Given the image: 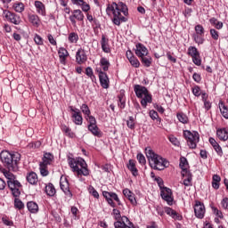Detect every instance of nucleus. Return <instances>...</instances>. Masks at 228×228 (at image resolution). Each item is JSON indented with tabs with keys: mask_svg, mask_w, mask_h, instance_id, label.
<instances>
[{
	"mask_svg": "<svg viewBox=\"0 0 228 228\" xmlns=\"http://www.w3.org/2000/svg\"><path fill=\"white\" fill-rule=\"evenodd\" d=\"M87 129L88 131H90V133H92L94 136H96L97 138H102V132L101 131L99 126H97V125L87 126Z\"/></svg>",
	"mask_w": 228,
	"mask_h": 228,
	"instance_id": "aec40b11",
	"label": "nucleus"
},
{
	"mask_svg": "<svg viewBox=\"0 0 228 228\" xmlns=\"http://www.w3.org/2000/svg\"><path fill=\"white\" fill-rule=\"evenodd\" d=\"M68 163L74 172H77V175H90V171L86 167V161L83 158H72L68 157Z\"/></svg>",
	"mask_w": 228,
	"mask_h": 228,
	"instance_id": "20e7f679",
	"label": "nucleus"
},
{
	"mask_svg": "<svg viewBox=\"0 0 228 228\" xmlns=\"http://www.w3.org/2000/svg\"><path fill=\"white\" fill-rule=\"evenodd\" d=\"M53 159H54V156L51 153H45L44 157L42 159V162H40L41 165H44L45 167H47L53 163Z\"/></svg>",
	"mask_w": 228,
	"mask_h": 228,
	"instance_id": "5701e85b",
	"label": "nucleus"
},
{
	"mask_svg": "<svg viewBox=\"0 0 228 228\" xmlns=\"http://www.w3.org/2000/svg\"><path fill=\"white\" fill-rule=\"evenodd\" d=\"M221 204L224 209H228V198L223 199V200L221 201Z\"/></svg>",
	"mask_w": 228,
	"mask_h": 228,
	"instance_id": "774afa93",
	"label": "nucleus"
},
{
	"mask_svg": "<svg viewBox=\"0 0 228 228\" xmlns=\"http://www.w3.org/2000/svg\"><path fill=\"white\" fill-rule=\"evenodd\" d=\"M12 8L14 9L15 12H17L18 13H22V12H24V4H22V2H19V3H15L12 5Z\"/></svg>",
	"mask_w": 228,
	"mask_h": 228,
	"instance_id": "79ce46f5",
	"label": "nucleus"
},
{
	"mask_svg": "<svg viewBox=\"0 0 228 228\" xmlns=\"http://www.w3.org/2000/svg\"><path fill=\"white\" fill-rule=\"evenodd\" d=\"M89 193L91 195H93V197H94V199H99V192L97 191V190H95V188H94V186H89Z\"/></svg>",
	"mask_w": 228,
	"mask_h": 228,
	"instance_id": "5fc2aeb1",
	"label": "nucleus"
},
{
	"mask_svg": "<svg viewBox=\"0 0 228 228\" xmlns=\"http://www.w3.org/2000/svg\"><path fill=\"white\" fill-rule=\"evenodd\" d=\"M68 40L69 44H77L79 40V36L76 32H71L69 34Z\"/></svg>",
	"mask_w": 228,
	"mask_h": 228,
	"instance_id": "c9c22d12",
	"label": "nucleus"
},
{
	"mask_svg": "<svg viewBox=\"0 0 228 228\" xmlns=\"http://www.w3.org/2000/svg\"><path fill=\"white\" fill-rule=\"evenodd\" d=\"M73 15L75 16V19H77V20H84L85 19V14H83V12H81V10H74Z\"/></svg>",
	"mask_w": 228,
	"mask_h": 228,
	"instance_id": "c03bdc74",
	"label": "nucleus"
},
{
	"mask_svg": "<svg viewBox=\"0 0 228 228\" xmlns=\"http://www.w3.org/2000/svg\"><path fill=\"white\" fill-rule=\"evenodd\" d=\"M209 22L216 29H222V28H224V22L218 21L216 18H211Z\"/></svg>",
	"mask_w": 228,
	"mask_h": 228,
	"instance_id": "f704fd0d",
	"label": "nucleus"
},
{
	"mask_svg": "<svg viewBox=\"0 0 228 228\" xmlns=\"http://www.w3.org/2000/svg\"><path fill=\"white\" fill-rule=\"evenodd\" d=\"M127 168L128 170H130L134 177H136L138 175V168H136V163L134 159H129Z\"/></svg>",
	"mask_w": 228,
	"mask_h": 228,
	"instance_id": "393cba45",
	"label": "nucleus"
},
{
	"mask_svg": "<svg viewBox=\"0 0 228 228\" xmlns=\"http://www.w3.org/2000/svg\"><path fill=\"white\" fill-rule=\"evenodd\" d=\"M194 213L196 218L202 220V218H204V215H206V207L204 206V203L196 201L194 205Z\"/></svg>",
	"mask_w": 228,
	"mask_h": 228,
	"instance_id": "9b49d317",
	"label": "nucleus"
},
{
	"mask_svg": "<svg viewBox=\"0 0 228 228\" xmlns=\"http://www.w3.org/2000/svg\"><path fill=\"white\" fill-rule=\"evenodd\" d=\"M194 29L196 31V35H204V27H202V25H196Z\"/></svg>",
	"mask_w": 228,
	"mask_h": 228,
	"instance_id": "4d7b16f0",
	"label": "nucleus"
},
{
	"mask_svg": "<svg viewBox=\"0 0 228 228\" xmlns=\"http://www.w3.org/2000/svg\"><path fill=\"white\" fill-rule=\"evenodd\" d=\"M123 195H125V197L130 200L133 206H136V198L134 197V193H133V191H131L129 189H125L123 190Z\"/></svg>",
	"mask_w": 228,
	"mask_h": 228,
	"instance_id": "412c9836",
	"label": "nucleus"
},
{
	"mask_svg": "<svg viewBox=\"0 0 228 228\" xmlns=\"http://www.w3.org/2000/svg\"><path fill=\"white\" fill-rule=\"evenodd\" d=\"M169 142L175 145V147H179V145H181V142H179V140L177 139V137L174 136V135H170L169 136Z\"/></svg>",
	"mask_w": 228,
	"mask_h": 228,
	"instance_id": "603ef678",
	"label": "nucleus"
},
{
	"mask_svg": "<svg viewBox=\"0 0 228 228\" xmlns=\"http://www.w3.org/2000/svg\"><path fill=\"white\" fill-rule=\"evenodd\" d=\"M110 65V61H108L106 57H102L100 60V66L102 68L103 72H108Z\"/></svg>",
	"mask_w": 228,
	"mask_h": 228,
	"instance_id": "473e14b6",
	"label": "nucleus"
},
{
	"mask_svg": "<svg viewBox=\"0 0 228 228\" xmlns=\"http://www.w3.org/2000/svg\"><path fill=\"white\" fill-rule=\"evenodd\" d=\"M96 71L99 73L101 86L103 88H110V78L108 77V74L99 68L96 69Z\"/></svg>",
	"mask_w": 228,
	"mask_h": 228,
	"instance_id": "ddd939ff",
	"label": "nucleus"
},
{
	"mask_svg": "<svg viewBox=\"0 0 228 228\" xmlns=\"http://www.w3.org/2000/svg\"><path fill=\"white\" fill-rule=\"evenodd\" d=\"M86 74L88 77H95V75H94V69H92L91 67H87L86 69Z\"/></svg>",
	"mask_w": 228,
	"mask_h": 228,
	"instance_id": "338daca9",
	"label": "nucleus"
},
{
	"mask_svg": "<svg viewBox=\"0 0 228 228\" xmlns=\"http://www.w3.org/2000/svg\"><path fill=\"white\" fill-rule=\"evenodd\" d=\"M220 181H222V178L218 175H214L212 178V187L215 190H218L220 188Z\"/></svg>",
	"mask_w": 228,
	"mask_h": 228,
	"instance_id": "72a5a7b5",
	"label": "nucleus"
},
{
	"mask_svg": "<svg viewBox=\"0 0 228 228\" xmlns=\"http://www.w3.org/2000/svg\"><path fill=\"white\" fill-rule=\"evenodd\" d=\"M4 175L7 179V185L12 191V197H20V190L19 189L22 188L20 182L15 179V175L10 171L4 172Z\"/></svg>",
	"mask_w": 228,
	"mask_h": 228,
	"instance_id": "423d86ee",
	"label": "nucleus"
},
{
	"mask_svg": "<svg viewBox=\"0 0 228 228\" xmlns=\"http://www.w3.org/2000/svg\"><path fill=\"white\" fill-rule=\"evenodd\" d=\"M27 208L29 213L37 214L38 213V204L35 201H28L27 203Z\"/></svg>",
	"mask_w": 228,
	"mask_h": 228,
	"instance_id": "c85d7f7f",
	"label": "nucleus"
},
{
	"mask_svg": "<svg viewBox=\"0 0 228 228\" xmlns=\"http://www.w3.org/2000/svg\"><path fill=\"white\" fill-rule=\"evenodd\" d=\"M45 193L48 197H54L56 195V189L53 183H50L45 186Z\"/></svg>",
	"mask_w": 228,
	"mask_h": 228,
	"instance_id": "7c9ffc66",
	"label": "nucleus"
},
{
	"mask_svg": "<svg viewBox=\"0 0 228 228\" xmlns=\"http://www.w3.org/2000/svg\"><path fill=\"white\" fill-rule=\"evenodd\" d=\"M78 6H81V9L83 10V12H89L90 10V4H86L85 0H83V3H80Z\"/></svg>",
	"mask_w": 228,
	"mask_h": 228,
	"instance_id": "680f3d73",
	"label": "nucleus"
},
{
	"mask_svg": "<svg viewBox=\"0 0 228 228\" xmlns=\"http://www.w3.org/2000/svg\"><path fill=\"white\" fill-rule=\"evenodd\" d=\"M60 186L63 193L68 196L69 199H72V192L70 191V186L67 178H63V176L61 177Z\"/></svg>",
	"mask_w": 228,
	"mask_h": 228,
	"instance_id": "4468645a",
	"label": "nucleus"
},
{
	"mask_svg": "<svg viewBox=\"0 0 228 228\" xmlns=\"http://www.w3.org/2000/svg\"><path fill=\"white\" fill-rule=\"evenodd\" d=\"M112 213L114 215L115 220H120V218H122V216L120 215V210L114 208L112 210Z\"/></svg>",
	"mask_w": 228,
	"mask_h": 228,
	"instance_id": "0e129e2a",
	"label": "nucleus"
},
{
	"mask_svg": "<svg viewBox=\"0 0 228 228\" xmlns=\"http://www.w3.org/2000/svg\"><path fill=\"white\" fill-rule=\"evenodd\" d=\"M115 228H136L134 224L129 221V218L126 216L121 217V221H117L114 223Z\"/></svg>",
	"mask_w": 228,
	"mask_h": 228,
	"instance_id": "9d476101",
	"label": "nucleus"
},
{
	"mask_svg": "<svg viewBox=\"0 0 228 228\" xmlns=\"http://www.w3.org/2000/svg\"><path fill=\"white\" fill-rule=\"evenodd\" d=\"M28 20L35 28L40 26V18L37 14H28Z\"/></svg>",
	"mask_w": 228,
	"mask_h": 228,
	"instance_id": "c756f323",
	"label": "nucleus"
},
{
	"mask_svg": "<svg viewBox=\"0 0 228 228\" xmlns=\"http://www.w3.org/2000/svg\"><path fill=\"white\" fill-rule=\"evenodd\" d=\"M164 211L168 215V216H172L174 220H181V216H179L175 210L172 209V208L166 207Z\"/></svg>",
	"mask_w": 228,
	"mask_h": 228,
	"instance_id": "b1692460",
	"label": "nucleus"
},
{
	"mask_svg": "<svg viewBox=\"0 0 228 228\" xmlns=\"http://www.w3.org/2000/svg\"><path fill=\"white\" fill-rule=\"evenodd\" d=\"M35 6L37 8V13L43 17H45V5L40 1H36Z\"/></svg>",
	"mask_w": 228,
	"mask_h": 228,
	"instance_id": "bb28decb",
	"label": "nucleus"
},
{
	"mask_svg": "<svg viewBox=\"0 0 228 228\" xmlns=\"http://www.w3.org/2000/svg\"><path fill=\"white\" fill-rule=\"evenodd\" d=\"M128 61L131 63L132 67H134V69H138L140 67V61H138V58L135 56L132 57Z\"/></svg>",
	"mask_w": 228,
	"mask_h": 228,
	"instance_id": "de8ad7c7",
	"label": "nucleus"
},
{
	"mask_svg": "<svg viewBox=\"0 0 228 228\" xmlns=\"http://www.w3.org/2000/svg\"><path fill=\"white\" fill-rule=\"evenodd\" d=\"M39 170L43 177H47V175H49V170H47V166H44V164H39Z\"/></svg>",
	"mask_w": 228,
	"mask_h": 228,
	"instance_id": "a18cd8bd",
	"label": "nucleus"
},
{
	"mask_svg": "<svg viewBox=\"0 0 228 228\" xmlns=\"http://www.w3.org/2000/svg\"><path fill=\"white\" fill-rule=\"evenodd\" d=\"M126 126L129 129H134V118L133 116H130L126 120Z\"/></svg>",
	"mask_w": 228,
	"mask_h": 228,
	"instance_id": "8fccbe9b",
	"label": "nucleus"
},
{
	"mask_svg": "<svg viewBox=\"0 0 228 228\" xmlns=\"http://www.w3.org/2000/svg\"><path fill=\"white\" fill-rule=\"evenodd\" d=\"M102 195L111 208H117V204H115L113 200L118 203V206H122V202L120 201V199H118L117 193L104 191H102Z\"/></svg>",
	"mask_w": 228,
	"mask_h": 228,
	"instance_id": "6e6552de",
	"label": "nucleus"
},
{
	"mask_svg": "<svg viewBox=\"0 0 228 228\" xmlns=\"http://www.w3.org/2000/svg\"><path fill=\"white\" fill-rule=\"evenodd\" d=\"M80 110H81L82 113L85 114V118L87 117H90V115H92V111H90V108L88 107V105L86 103H83L80 107Z\"/></svg>",
	"mask_w": 228,
	"mask_h": 228,
	"instance_id": "ea45409f",
	"label": "nucleus"
},
{
	"mask_svg": "<svg viewBox=\"0 0 228 228\" xmlns=\"http://www.w3.org/2000/svg\"><path fill=\"white\" fill-rule=\"evenodd\" d=\"M69 110L72 112L71 118L76 126H83V116L79 109L69 106Z\"/></svg>",
	"mask_w": 228,
	"mask_h": 228,
	"instance_id": "1a4fd4ad",
	"label": "nucleus"
},
{
	"mask_svg": "<svg viewBox=\"0 0 228 228\" xmlns=\"http://www.w3.org/2000/svg\"><path fill=\"white\" fill-rule=\"evenodd\" d=\"M60 61L62 65H65V61L67 60V57L69 56V51L65 49L64 47H61L58 51Z\"/></svg>",
	"mask_w": 228,
	"mask_h": 228,
	"instance_id": "4be33fe9",
	"label": "nucleus"
},
{
	"mask_svg": "<svg viewBox=\"0 0 228 228\" xmlns=\"http://www.w3.org/2000/svg\"><path fill=\"white\" fill-rule=\"evenodd\" d=\"M87 60L88 57L86 56V52H85L83 48H79L76 53L77 63H78V65H82V63H85Z\"/></svg>",
	"mask_w": 228,
	"mask_h": 228,
	"instance_id": "dca6fc26",
	"label": "nucleus"
},
{
	"mask_svg": "<svg viewBox=\"0 0 228 228\" xmlns=\"http://www.w3.org/2000/svg\"><path fill=\"white\" fill-rule=\"evenodd\" d=\"M154 181L157 182V184H158L159 188H160V190L163 189V188L165 189V187H163V186H165V183L163 182V178L158 176V177H155Z\"/></svg>",
	"mask_w": 228,
	"mask_h": 228,
	"instance_id": "052dcab7",
	"label": "nucleus"
},
{
	"mask_svg": "<svg viewBox=\"0 0 228 228\" xmlns=\"http://www.w3.org/2000/svg\"><path fill=\"white\" fill-rule=\"evenodd\" d=\"M219 110L224 118H228V107L225 106V103H224V102H219Z\"/></svg>",
	"mask_w": 228,
	"mask_h": 228,
	"instance_id": "2f4dec72",
	"label": "nucleus"
},
{
	"mask_svg": "<svg viewBox=\"0 0 228 228\" xmlns=\"http://www.w3.org/2000/svg\"><path fill=\"white\" fill-rule=\"evenodd\" d=\"M5 19L9 20V22H12V24H15V26H19L20 24V16L8 11V10H4L3 12Z\"/></svg>",
	"mask_w": 228,
	"mask_h": 228,
	"instance_id": "f8f14e48",
	"label": "nucleus"
},
{
	"mask_svg": "<svg viewBox=\"0 0 228 228\" xmlns=\"http://www.w3.org/2000/svg\"><path fill=\"white\" fill-rule=\"evenodd\" d=\"M141 61L144 65V67H151L152 65V58L151 56H142L141 57Z\"/></svg>",
	"mask_w": 228,
	"mask_h": 228,
	"instance_id": "a19ab883",
	"label": "nucleus"
},
{
	"mask_svg": "<svg viewBox=\"0 0 228 228\" xmlns=\"http://www.w3.org/2000/svg\"><path fill=\"white\" fill-rule=\"evenodd\" d=\"M212 210L218 218H224V214L222 213V211L218 210V208L212 207Z\"/></svg>",
	"mask_w": 228,
	"mask_h": 228,
	"instance_id": "69168bd1",
	"label": "nucleus"
},
{
	"mask_svg": "<svg viewBox=\"0 0 228 228\" xmlns=\"http://www.w3.org/2000/svg\"><path fill=\"white\" fill-rule=\"evenodd\" d=\"M176 117L182 124H188V116H186V114L180 112L176 114Z\"/></svg>",
	"mask_w": 228,
	"mask_h": 228,
	"instance_id": "37998d69",
	"label": "nucleus"
},
{
	"mask_svg": "<svg viewBox=\"0 0 228 228\" xmlns=\"http://www.w3.org/2000/svg\"><path fill=\"white\" fill-rule=\"evenodd\" d=\"M179 167L182 169V174L190 173V171L188 170V159H186V158L184 157L180 158Z\"/></svg>",
	"mask_w": 228,
	"mask_h": 228,
	"instance_id": "a878e982",
	"label": "nucleus"
},
{
	"mask_svg": "<svg viewBox=\"0 0 228 228\" xmlns=\"http://www.w3.org/2000/svg\"><path fill=\"white\" fill-rule=\"evenodd\" d=\"M203 37L204 35L193 34L192 38L194 42L198 44V45H202V44H204L205 41Z\"/></svg>",
	"mask_w": 228,
	"mask_h": 228,
	"instance_id": "58836bf2",
	"label": "nucleus"
},
{
	"mask_svg": "<svg viewBox=\"0 0 228 228\" xmlns=\"http://www.w3.org/2000/svg\"><path fill=\"white\" fill-rule=\"evenodd\" d=\"M192 94L195 97H200V87L196 86L192 88Z\"/></svg>",
	"mask_w": 228,
	"mask_h": 228,
	"instance_id": "e2e57ef3",
	"label": "nucleus"
},
{
	"mask_svg": "<svg viewBox=\"0 0 228 228\" xmlns=\"http://www.w3.org/2000/svg\"><path fill=\"white\" fill-rule=\"evenodd\" d=\"M27 181L29 183V184H37L38 183V176L37 175V173L30 172L27 175Z\"/></svg>",
	"mask_w": 228,
	"mask_h": 228,
	"instance_id": "cd10ccee",
	"label": "nucleus"
},
{
	"mask_svg": "<svg viewBox=\"0 0 228 228\" xmlns=\"http://www.w3.org/2000/svg\"><path fill=\"white\" fill-rule=\"evenodd\" d=\"M191 58L194 65H197L198 67H200V65H202V59H200V53H198V55Z\"/></svg>",
	"mask_w": 228,
	"mask_h": 228,
	"instance_id": "09e8293b",
	"label": "nucleus"
},
{
	"mask_svg": "<svg viewBox=\"0 0 228 228\" xmlns=\"http://www.w3.org/2000/svg\"><path fill=\"white\" fill-rule=\"evenodd\" d=\"M135 47V54L138 58H142V56H147L149 54V50L145 45H143V44L138 43Z\"/></svg>",
	"mask_w": 228,
	"mask_h": 228,
	"instance_id": "f3484780",
	"label": "nucleus"
},
{
	"mask_svg": "<svg viewBox=\"0 0 228 228\" xmlns=\"http://www.w3.org/2000/svg\"><path fill=\"white\" fill-rule=\"evenodd\" d=\"M86 118L88 121V126H97V119H95V117L89 115Z\"/></svg>",
	"mask_w": 228,
	"mask_h": 228,
	"instance_id": "3c124183",
	"label": "nucleus"
},
{
	"mask_svg": "<svg viewBox=\"0 0 228 228\" xmlns=\"http://www.w3.org/2000/svg\"><path fill=\"white\" fill-rule=\"evenodd\" d=\"M0 159L9 170V172H17L19 170V162L20 161V153L19 152H10L8 151H3L0 153Z\"/></svg>",
	"mask_w": 228,
	"mask_h": 228,
	"instance_id": "f03ea898",
	"label": "nucleus"
},
{
	"mask_svg": "<svg viewBox=\"0 0 228 228\" xmlns=\"http://www.w3.org/2000/svg\"><path fill=\"white\" fill-rule=\"evenodd\" d=\"M106 13L109 17H111V13L113 15L112 23L115 26H120L121 22H127V17L129 15V9H127V5L124 4V2L115 3L113 2L111 4H108L106 8ZM122 13L126 16H122Z\"/></svg>",
	"mask_w": 228,
	"mask_h": 228,
	"instance_id": "f257e3e1",
	"label": "nucleus"
},
{
	"mask_svg": "<svg viewBox=\"0 0 228 228\" xmlns=\"http://www.w3.org/2000/svg\"><path fill=\"white\" fill-rule=\"evenodd\" d=\"M34 41L37 45H44V39L39 35L35 36Z\"/></svg>",
	"mask_w": 228,
	"mask_h": 228,
	"instance_id": "13d9d810",
	"label": "nucleus"
},
{
	"mask_svg": "<svg viewBox=\"0 0 228 228\" xmlns=\"http://www.w3.org/2000/svg\"><path fill=\"white\" fill-rule=\"evenodd\" d=\"M210 36L212 37L213 40H218V38H220L218 31H216L215 28L210 29Z\"/></svg>",
	"mask_w": 228,
	"mask_h": 228,
	"instance_id": "6e6d98bb",
	"label": "nucleus"
},
{
	"mask_svg": "<svg viewBox=\"0 0 228 228\" xmlns=\"http://www.w3.org/2000/svg\"><path fill=\"white\" fill-rule=\"evenodd\" d=\"M145 154L154 170H165L168 167V162L163 157L156 154L151 148L145 149Z\"/></svg>",
	"mask_w": 228,
	"mask_h": 228,
	"instance_id": "7ed1b4c3",
	"label": "nucleus"
},
{
	"mask_svg": "<svg viewBox=\"0 0 228 228\" xmlns=\"http://www.w3.org/2000/svg\"><path fill=\"white\" fill-rule=\"evenodd\" d=\"M14 208L20 210L24 209V203L17 197L14 199Z\"/></svg>",
	"mask_w": 228,
	"mask_h": 228,
	"instance_id": "49530a36",
	"label": "nucleus"
},
{
	"mask_svg": "<svg viewBox=\"0 0 228 228\" xmlns=\"http://www.w3.org/2000/svg\"><path fill=\"white\" fill-rule=\"evenodd\" d=\"M165 191H161L160 196L163 200L167 202L168 206H172L174 204V198L172 197V189L164 187Z\"/></svg>",
	"mask_w": 228,
	"mask_h": 228,
	"instance_id": "2eb2a0df",
	"label": "nucleus"
},
{
	"mask_svg": "<svg viewBox=\"0 0 228 228\" xmlns=\"http://www.w3.org/2000/svg\"><path fill=\"white\" fill-rule=\"evenodd\" d=\"M213 149L216 151L217 156L220 158L224 156V151L222 150V146H220V144L214 146Z\"/></svg>",
	"mask_w": 228,
	"mask_h": 228,
	"instance_id": "864d4df0",
	"label": "nucleus"
},
{
	"mask_svg": "<svg viewBox=\"0 0 228 228\" xmlns=\"http://www.w3.org/2000/svg\"><path fill=\"white\" fill-rule=\"evenodd\" d=\"M183 177H187L183 180L184 186H191V173H182Z\"/></svg>",
	"mask_w": 228,
	"mask_h": 228,
	"instance_id": "e433bc0d",
	"label": "nucleus"
},
{
	"mask_svg": "<svg viewBox=\"0 0 228 228\" xmlns=\"http://www.w3.org/2000/svg\"><path fill=\"white\" fill-rule=\"evenodd\" d=\"M183 136L187 140L188 146L190 149H197V143H199L200 140V135L199 134V132H193L190 130H184L183 131Z\"/></svg>",
	"mask_w": 228,
	"mask_h": 228,
	"instance_id": "0eeeda50",
	"label": "nucleus"
},
{
	"mask_svg": "<svg viewBox=\"0 0 228 228\" xmlns=\"http://www.w3.org/2000/svg\"><path fill=\"white\" fill-rule=\"evenodd\" d=\"M101 45L103 53H111V49L110 48V39L106 38V36H102Z\"/></svg>",
	"mask_w": 228,
	"mask_h": 228,
	"instance_id": "6ab92c4d",
	"label": "nucleus"
},
{
	"mask_svg": "<svg viewBox=\"0 0 228 228\" xmlns=\"http://www.w3.org/2000/svg\"><path fill=\"white\" fill-rule=\"evenodd\" d=\"M134 91L138 99L141 100V106L142 108H147V104H151L152 102V94L149 93L147 87L140 85H135L134 86Z\"/></svg>",
	"mask_w": 228,
	"mask_h": 228,
	"instance_id": "39448f33",
	"label": "nucleus"
},
{
	"mask_svg": "<svg viewBox=\"0 0 228 228\" xmlns=\"http://www.w3.org/2000/svg\"><path fill=\"white\" fill-rule=\"evenodd\" d=\"M187 54L193 58L194 56H199L200 53H199V50L195 46H189Z\"/></svg>",
	"mask_w": 228,
	"mask_h": 228,
	"instance_id": "4c0bfd02",
	"label": "nucleus"
},
{
	"mask_svg": "<svg viewBox=\"0 0 228 228\" xmlns=\"http://www.w3.org/2000/svg\"><path fill=\"white\" fill-rule=\"evenodd\" d=\"M137 160L139 161L140 165H145V163H147L145 156H143L142 153L137 154Z\"/></svg>",
	"mask_w": 228,
	"mask_h": 228,
	"instance_id": "bf43d9fd",
	"label": "nucleus"
},
{
	"mask_svg": "<svg viewBox=\"0 0 228 228\" xmlns=\"http://www.w3.org/2000/svg\"><path fill=\"white\" fill-rule=\"evenodd\" d=\"M216 136L221 142H227L228 141V129L218 128L216 130Z\"/></svg>",
	"mask_w": 228,
	"mask_h": 228,
	"instance_id": "a211bd4d",
	"label": "nucleus"
}]
</instances>
